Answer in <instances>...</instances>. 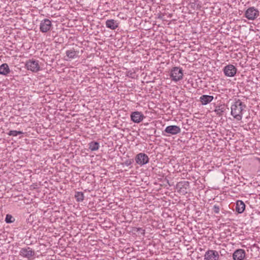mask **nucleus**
<instances>
[{"label": "nucleus", "mask_w": 260, "mask_h": 260, "mask_svg": "<svg viewBox=\"0 0 260 260\" xmlns=\"http://www.w3.org/2000/svg\"><path fill=\"white\" fill-rule=\"evenodd\" d=\"M52 27L51 21L48 19H44L40 24V30L42 32H47Z\"/></svg>", "instance_id": "obj_6"}, {"label": "nucleus", "mask_w": 260, "mask_h": 260, "mask_svg": "<svg viewBox=\"0 0 260 260\" xmlns=\"http://www.w3.org/2000/svg\"><path fill=\"white\" fill-rule=\"evenodd\" d=\"M125 165H126L127 166H129V165L131 164V160H126V161L125 162Z\"/></svg>", "instance_id": "obj_26"}, {"label": "nucleus", "mask_w": 260, "mask_h": 260, "mask_svg": "<svg viewBox=\"0 0 260 260\" xmlns=\"http://www.w3.org/2000/svg\"><path fill=\"white\" fill-rule=\"evenodd\" d=\"M214 98L212 95L204 94L200 98V101L203 105H207L212 101Z\"/></svg>", "instance_id": "obj_14"}, {"label": "nucleus", "mask_w": 260, "mask_h": 260, "mask_svg": "<svg viewBox=\"0 0 260 260\" xmlns=\"http://www.w3.org/2000/svg\"><path fill=\"white\" fill-rule=\"evenodd\" d=\"M183 71L180 67H174L171 71L170 76L172 80L178 81L182 79Z\"/></svg>", "instance_id": "obj_3"}, {"label": "nucleus", "mask_w": 260, "mask_h": 260, "mask_svg": "<svg viewBox=\"0 0 260 260\" xmlns=\"http://www.w3.org/2000/svg\"><path fill=\"white\" fill-rule=\"evenodd\" d=\"M75 198L76 201L78 202H82L84 199V195L82 192L77 191L76 192L75 194Z\"/></svg>", "instance_id": "obj_20"}, {"label": "nucleus", "mask_w": 260, "mask_h": 260, "mask_svg": "<svg viewBox=\"0 0 260 260\" xmlns=\"http://www.w3.org/2000/svg\"><path fill=\"white\" fill-rule=\"evenodd\" d=\"M35 254V251L29 247L22 248L19 251V255L23 257L26 258L28 260L33 258Z\"/></svg>", "instance_id": "obj_4"}, {"label": "nucleus", "mask_w": 260, "mask_h": 260, "mask_svg": "<svg viewBox=\"0 0 260 260\" xmlns=\"http://www.w3.org/2000/svg\"><path fill=\"white\" fill-rule=\"evenodd\" d=\"M245 257V251L244 249H237L233 254V258L234 260H243Z\"/></svg>", "instance_id": "obj_12"}, {"label": "nucleus", "mask_w": 260, "mask_h": 260, "mask_svg": "<svg viewBox=\"0 0 260 260\" xmlns=\"http://www.w3.org/2000/svg\"><path fill=\"white\" fill-rule=\"evenodd\" d=\"M136 231L137 232H140L142 235H144L145 234V230L141 228H136Z\"/></svg>", "instance_id": "obj_25"}, {"label": "nucleus", "mask_w": 260, "mask_h": 260, "mask_svg": "<svg viewBox=\"0 0 260 260\" xmlns=\"http://www.w3.org/2000/svg\"><path fill=\"white\" fill-rule=\"evenodd\" d=\"M246 105L239 99H235L234 103L231 106V115L238 120L242 119V112Z\"/></svg>", "instance_id": "obj_1"}, {"label": "nucleus", "mask_w": 260, "mask_h": 260, "mask_svg": "<svg viewBox=\"0 0 260 260\" xmlns=\"http://www.w3.org/2000/svg\"><path fill=\"white\" fill-rule=\"evenodd\" d=\"M99 147L100 145L98 142L92 141L89 143V148L92 151L98 150Z\"/></svg>", "instance_id": "obj_19"}, {"label": "nucleus", "mask_w": 260, "mask_h": 260, "mask_svg": "<svg viewBox=\"0 0 260 260\" xmlns=\"http://www.w3.org/2000/svg\"><path fill=\"white\" fill-rule=\"evenodd\" d=\"M213 210L214 213L218 214L219 213L220 207L217 205H214L213 206Z\"/></svg>", "instance_id": "obj_24"}, {"label": "nucleus", "mask_w": 260, "mask_h": 260, "mask_svg": "<svg viewBox=\"0 0 260 260\" xmlns=\"http://www.w3.org/2000/svg\"><path fill=\"white\" fill-rule=\"evenodd\" d=\"M15 221V218L10 214H7L5 218V221L7 223H11Z\"/></svg>", "instance_id": "obj_22"}, {"label": "nucleus", "mask_w": 260, "mask_h": 260, "mask_svg": "<svg viewBox=\"0 0 260 260\" xmlns=\"http://www.w3.org/2000/svg\"><path fill=\"white\" fill-rule=\"evenodd\" d=\"M106 26L107 27L114 30L118 27V23L114 19H109L106 21Z\"/></svg>", "instance_id": "obj_15"}, {"label": "nucleus", "mask_w": 260, "mask_h": 260, "mask_svg": "<svg viewBox=\"0 0 260 260\" xmlns=\"http://www.w3.org/2000/svg\"><path fill=\"white\" fill-rule=\"evenodd\" d=\"M189 183L188 181H181L178 183L177 184V188H179L180 192H182L183 193H187V188L189 187Z\"/></svg>", "instance_id": "obj_13"}, {"label": "nucleus", "mask_w": 260, "mask_h": 260, "mask_svg": "<svg viewBox=\"0 0 260 260\" xmlns=\"http://www.w3.org/2000/svg\"><path fill=\"white\" fill-rule=\"evenodd\" d=\"M10 73V69L7 63H4L0 66V75L7 76Z\"/></svg>", "instance_id": "obj_16"}, {"label": "nucleus", "mask_w": 260, "mask_h": 260, "mask_svg": "<svg viewBox=\"0 0 260 260\" xmlns=\"http://www.w3.org/2000/svg\"><path fill=\"white\" fill-rule=\"evenodd\" d=\"M149 158L147 154L144 153H140L135 157L136 163L142 166L146 165L149 162Z\"/></svg>", "instance_id": "obj_7"}, {"label": "nucleus", "mask_w": 260, "mask_h": 260, "mask_svg": "<svg viewBox=\"0 0 260 260\" xmlns=\"http://www.w3.org/2000/svg\"><path fill=\"white\" fill-rule=\"evenodd\" d=\"M245 209V205L244 203L240 200H239L236 203V211L239 213H242L244 212Z\"/></svg>", "instance_id": "obj_17"}, {"label": "nucleus", "mask_w": 260, "mask_h": 260, "mask_svg": "<svg viewBox=\"0 0 260 260\" xmlns=\"http://www.w3.org/2000/svg\"><path fill=\"white\" fill-rule=\"evenodd\" d=\"M236 68L233 64H228L224 67L223 71L224 75L227 77H234L237 73Z\"/></svg>", "instance_id": "obj_8"}, {"label": "nucleus", "mask_w": 260, "mask_h": 260, "mask_svg": "<svg viewBox=\"0 0 260 260\" xmlns=\"http://www.w3.org/2000/svg\"><path fill=\"white\" fill-rule=\"evenodd\" d=\"M224 110L225 109L224 106L221 105L216 107L214 111L217 115H222Z\"/></svg>", "instance_id": "obj_21"}, {"label": "nucleus", "mask_w": 260, "mask_h": 260, "mask_svg": "<svg viewBox=\"0 0 260 260\" xmlns=\"http://www.w3.org/2000/svg\"><path fill=\"white\" fill-rule=\"evenodd\" d=\"M79 52L75 51L74 49H70L66 51V55L68 57L69 59H74L77 58Z\"/></svg>", "instance_id": "obj_18"}, {"label": "nucleus", "mask_w": 260, "mask_h": 260, "mask_svg": "<svg viewBox=\"0 0 260 260\" xmlns=\"http://www.w3.org/2000/svg\"><path fill=\"white\" fill-rule=\"evenodd\" d=\"M219 255L218 252L214 250H207L205 255L204 259L205 260H218Z\"/></svg>", "instance_id": "obj_9"}, {"label": "nucleus", "mask_w": 260, "mask_h": 260, "mask_svg": "<svg viewBox=\"0 0 260 260\" xmlns=\"http://www.w3.org/2000/svg\"><path fill=\"white\" fill-rule=\"evenodd\" d=\"M165 132L168 134L175 135L181 132V129L179 126L177 125H169L166 127Z\"/></svg>", "instance_id": "obj_11"}, {"label": "nucleus", "mask_w": 260, "mask_h": 260, "mask_svg": "<svg viewBox=\"0 0 260 260\" xmlns=\"http://www.w3.org/2000/svg\"><path fill=\"white\" fill-rule=\"evenodd\" d=\"M145 118L144 115L140 112L136 111L131 113V120L135 123H140Z\"/></svg>", "instance_id": "obj_10"}, {"label": "nucleus", "mask_w": 260, "mask_h": 260, "mask_svg": "<svg viewBox=\"0 0 260 260\" xmlns=\"http://www.w3.org/2000/svg\"><path fill=\"white\" fill-rule=\"evenodd\" d=\"M23 134V132L21 131L12 130V131H9V132L8 133V135L9 136H17L18 135H20V134Z\"/></svg>", "instance_id": "obj_23"}, {"label": "nucleus", "mask_w": 260, "mask_h": 260, "mask_svg": "<svg viewBox=\"0 0 260 260\" xmlns=\"http://www.w3.org/2000/svg\"><path fill=\"white\" fill-rule=\"evenodd\" d=\"M244 16L249 20H254L258 17L259 11L254 7H251L245 11Z\"/></svg>", "instance_id": "obj_2"}, {"label": "nucleus", "mask_w": 260, "mask_h": 260, "mask_svg": "<svg viewBox=\"0 0 260 260\" xmlns=\"http://www.w3.org/2000/svg\"><path fill=\"white\" fill-rule=\"evenodd\" d=\"M25 67L28 70L32 72H37L40 70L39 61L34 59H29L26 62Z\"/></svg>", "instance_id": "obj_5"}]
</instances>
